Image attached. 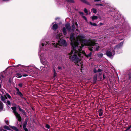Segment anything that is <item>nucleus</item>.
I'll list each match as a JSON object with an SVG mask.
<instances>
[{"mask_svg": "<svg viewBox=\"0 0 131 131\" xmlns=\"http://www.w3.org/2000/svg\"><path fill=\"white\" fill-rule=\"evenodd\" d=\"M74 34L71 33L70 37L71 44L73 49L69 54V57L70 60L75 63L78 66H81L82 58L83 56L87 57H90L92 52H91L88 55L85 52L82 51V48L84 46H89V49L91 51H96L99 48V45L97 43H95L90 40L84 39L85 37L83 35L77 37H74Z\"/></svg>", "mask_w": 131, "mask_h": 131, "instance_id": "1", "label": "nucleus"}, {"mask_svg": "<svg viewBox=\"0 0 131 131\" xmlns=\"http://www.w3.org/2000/svg\"><path fill=\"white\" fill-rule=\"evenodd\" d=\"M50 43L49 42H47L45 39H42L41 41L39 44V55L40 56V59L41 62L42 64L43 63L42 62L43 59V55L41 54L42 52V51L41 50L44 49L45 47H48Z\"/></svg>", "mask_w": 131, "mask_h": 131, "instance_id": "2", "label": "nucleus"}, {"mask_svg": "<svg viewBox=\"0 0 131 131\" xmlns=\"http://www.w3.org/2000/svg\"><path fill=\"white\" fill-rule=\"evenodd\" d=\"M56 38L57 39H59L60 40L58 41V42L56 44L55 43H52V45L55 47L56 48H60L59 46H66L67 45V43L65 40L62 39V34L61 33L57 34L56 36Z\"/></svg>", "mask_w": 131, "mask_h": 131, "instance_id": "3", "label": "nucleus"}, {"mask_svg": "<svg viewBox=\"0 0 131 131\" xmlns=\"http://www.w3.org/2000/svg\"><path fill=\"white\" fill-rule=\"evenodd\" d=\"M123 43V42H121L119 45L114 47L113 49L112 50L107 51L106 53V55L110 58H113L115 54V51H117V50L121 47Z\"/></svg>", "mask_w": 131, "mask_h": 131, "instance_id": "4", "label": "nucleus"}, {"mask_svg": "<svg viewBox=\"0 0 131 131\" xmlns=\"http://www.w3.org/2000/svg\"><path fill=\"white\" fill-rule=\"evenodd\" d=\"M1 77H0V97L1 100L4 102H5L6 101H5V94L6 92L5 91L1 88V83L2 82V80L1 79Z\"/></svg>", "mask_w": 131, "mask_h": 131, "instance_id": "5", "label": "nucleus"}, {"mask_svg": "<svg viewBox=\"0 0 131 131\" xmlns=\"http://www.w3.org/2000/svg\"><path fill=\"white\" fill-rule=\"evenodd\" d=\"M12 108L17 120L19 121H21V117L20 116V115L16 111V107L14 106L12 107Z\"/></svg>", "mask_w": 131, "mask_h": 131, "instance_id": "6", "label": "nucleus"}, {"mask_svg": "<svg viewBox=\"0 0 131 131\" xmlns=\"http://www.w3.org/2000/svg\"><path fill=\"white\" fill-rule=\"evenodd\" d=\"M52 25H53L52 29L54 30H56L58 28V25L55 22L53 23H52Z\"/></svg>", "mask_w": 131, "mask_h": 131, "instance_id": "7", "label": "nucleus"}, {"mask_svg": "<svg viewBox=\"0 0 131 131\" xmlns=\"http://www.w3.org/2000/svg\"><path fill=\"white\" fill-rule=\"evenodd\" d=\"M66 27L67 29L69 31H70L71 29V27L70 25V24L69 23H67L66 24Z\"/></svg>", "mask_w": 131, "mask_h": 131, "instance_id": "8", "label": "nucleus"}, {"mask_svg": "<svg viewBox=\"0 0 131 131\" xmlns=\"http://www.w3.org/2000/svg\"><path fill=\"white\" fill-rule=\"evenodd\" d=\"M5 101L6 102H5V103L6 102V99H7V97L8 98L10 99L11 98V96H10V95L7 93H6L5 94Z\"/></svg>", "mask_w": 131, "mask_h": 131, "instance_id": "9", "label": "nucleus"}, {"mask_svg": "<svg viewBox=\"0 0 131 131\" xmlns=\"http://www.w3.org/2000/svg\"><path fill=\"white\" fill-rule=\"evenodd\" d=\"M3 104L0 101V111L3 110Z\"/></svg>", "mask_w": 131, "mask_h": 131, "instance_id": "10", "label": "nucleus"}, {"mask_svg": "<svg viewBox=\"0 0 131 131\" xmlns=\"http://www.w3.org/2000/svg\"><path fill=\"white\" fill-rule=\"evenodd\" d=\"M9 126L11 128H12V129L15 130V131H18V129L16 127L14 126Z\"/></svg>", "mask_w": 131, "mask_h": 131, "instance_id": "11", "label": "nucleus"}, {"mask_svg": "<svg viewBox=\"0 0 131 131\" xmlns=\"http://www.w3.org/2000/svg\"><path fill=\"white\" fill-rule=\"evenodd\" d=\"M99 114L100 116H101L102 115L103 113L102 110L101 109H100L99 111Z\"/></svg>", "mask_w": 131, "mask_h": 131, "instance_id": "12", "label": "nucleus"}, {"mask_svg": "<svg viewBox=\"0 0 131 131\" xmlns=\"http://www.w3.org/2000/svg\"><path fill=\"white\" fill-rule=\"evenodd\" d=\"M16 76L17 78H20L22 77V75L20 73H17L16 74Z\"/></svg>", "mask_w": 131, "mask_h": 131, "instance_id": "13", "label": "nucleus"}, {"mask_svg": "<svg viewBox=\"0 0 131 131\" xmlns=\"http://www.w3.org/2000/svg\"><path fill=\"white\" fill-rule=\"evenodd\" d=\"M62 31L63 33L65 36L66 37V35L67 34V33L66 32V28L65 27H64L63 28Z\"/></svg>", "mask_w": 131, "mask_h": 131, "instance_id": "14", "label": "nucleus"}, {"mask_svg": "<svg viewBox=\"0 0 131 131\" xmlns=\"http://www.w3.org/2000/svg\"><path fill=\"white\" fill-rule=\"evenodd\" d=\"M19 111L22 114H25V111L23 109H21V108H20Z\"/></svg>", "mask_w": 131, "mask_h": 131, "instance_id": "15", "label": "nucleus"}, {"mask_svg": "<svg viewBox=\"0 0 131 131\" xmlns=\"http://www.w3.org/2000/svg\"><path fill=\"white\" fill-rule=\"evenodd\" d=\"M66 1L69 3H72L74 2V0H67Z\"/></svg>", "mask_w": 131, "mask_h": 131, "instance_id": "16", "label": "nucleus"}, {"mask_svg": "<svg viewBox=\"0 0 131 131\" xmlns=\"http://www.w3.org/2000/svg\"><path fill=\"white\" fill-rule=\"evenodd\" d=\"M91 11L92 12L94 13H96L97 12L96 9L94 8H93L91 9Z\"/></svg>", "mask_w": 131, "mask_h": 131, "instance_id": "17", "label": "nucleus"}, {"mask_svg": "<svg viewBox=\"0 0 131 131\" xmlns=\"http://www.w3.org/2000/svg\"><path fill=\"white\" fill-rule=\"evenodd\" d=\"M98 18L97 16H92L91 18L93 20H94L97 19Z\"/></svg>", "mask_w": 131, "mask_h": 131, "instance_id": "18", "label": "nucleus"}, {"mask_svg": "<svg viewBox=\"0 0 131 131\" xmlns=\"http://www.w3.org/2000/svg\"><path fill=\"white\" fill-rule=\"evenodd\" d=\"M4 129H7L8 130H11V129L9 128V127L7 126H5L4 127Z\"/></svg>", "mask_w": 131, "mask_h": 131, "instance_id": "19", "label": "nucleus"}, {"mask_svg": "<svg viewBox=\"0 0 131 131\" xmlns=\"http://www.w3.org/2000/svg\"><path fill=\"white\" fill-rule=\"evenodd\" d=\"M53 71H54V75H53V77L54 78H55V77L57 75V74L56 73V71H55V69L54 68H53Z\"/></svg>", "mask_w": 131, "mask_h": 131, "instance_id": "20", "label": "nucleus"}, {"mask_svg": "<svg viewBox=\"0 0 131 131\" xmlns=\"http://www.w3.org/2000/svg\"><path fill=\"white\" fill-rule=\"evenodd\" d=\"M97 75H95L93 77V80L95 82L97 81Z\"/></svg>", "mask_w": 131, "mask_h": 131, "instance_id": "21", "label": "nucleus"}, {"mask_svg": "<svg viewBox=\"0 0 131 131\" xmlns=\"http://www.w3.org/2000/svg\"><path fill=\"white\" fill-rule=\"evenodd\" d=\"M16 93L18 95H19L21 97V96H22L23 95L22 93L20 91L18 92H17Z\"/></svg>", "mask_w": 131, "mask_h": 131, "instance_id": "22", "label": "nucleus"}, {"mask_svg": "<svg viewBox=\"0 0 131 131\" xmlns=\"http://www.w3.org/2000/svg\"><path fill=\"white\" fill-rule=\"evenodd\" d=\"M90 24L91 25H93L94 26H96L97 25L95 23H92L91 22H90Z\"/></svg>", "mask_w": 131, "mask_h": 131, "instance_id": "23", "label": "nucleus"}, {"mask_svg": "<svg viewBox=\"0 0 131 131\" xmlns=\"http://www.w3.org/2000/svg\"><path fill=\"white\" fill-rule=\"evenodd\" d=\"M47 67H46V66H45L44 67H40V69L41 70H43V69L44 70H45V69Z\"/></svg>", "mask_w": 131, "mask_h": 131, "instance_id": "24", "label": "nucleus"}, {"mask_svg": "<svg viewBox=\"0 0 131 131\" xmlns=\"http://www.w3.org/2000/svg\"><path fill=\"white\" fill-rule=\"evenodd\" d=\"M98 56L99 57H102L103 56V54L102 53H99L98 54Z\"/></svg>", "mask_w": 131, "mask_h": 131, "instance_id": "25", "label": "nucleus"}, {"mask_svg": "<svg viewBox=\"0 0 131 131\" xmlns=\"http://www.w3.org/2000/svg\"><path fill=\"white\" fill-rule=\"evenodd\" d=\"M84 11L85 13L86 14V15H88V11L87 9L86 8H85L84 9Z\"/></svg>", "mask_w": 131, "mask_h": 131, "instance_id": "26", "label": "nucleus"}, {"mask_svg": "<svg viewBox=\"0 0 131 131\" xmlns=\"http://www.w3.org/2000/svg\"><path fill=\"white\" fill-rule=\"evenodd\" d=\"M5 122L7 125H8L9 124V121L8 120H5Z\"/></svg>", "mask_w": 131, "mask_h": 131, "instance_id": "27", "label": "nucleus"}, {"mask_svg": "<svg viewBox=\"0 0 131 131\" xmlns=\"http://www.w3.org/2000/svg\"><path fill=\"white\" fill-rule=\"evenodd\" d=\"M7 104L8 105H10L11 104V103L9 101H7Z\"/></svg>", "mask_w": 131, "mask_h": 131, "instance_id": "28", "label": "nucleus"}, {"mask_svg": "<svg viewBox=\"0 0 131 131\" xmlns=\"http://www.w3.org/2000/svg\"><path fill=\"white\" fill-rule=\"evenodd\" d=\"M72 30H74L75 29V25H74V23H73V25H72Z\"/></svg>", "mask_w": 131, "mask_h": 131, "instance_id": "29", "label": "nucleus"}, {"mask_svg": "<svg viewBox=\"0 0 131 131\" xmlns=\"http://www.w3.org/2000/svg\"><path fill=\"white\" fill-rule=\"evenodd\" d=\"M26 124H27V123L26 122L24 124V125L23 126V128H26Z\"/></svg>", "mask_w": 131, "mask_h": 131, "instance_id": "30", "label": "nucleus"}, {"mask_svg": "<svg viewBox=\"0 0 131 131\" xmlns=\"http://www.w3.org/2000/svg\"><path fill=\"white\" fill-rule=\"evenodd\" d=\"M131 128V125L129 126L126 129V131H127L129 129H130V128Z\"/></svg>", "mask_w": 131, "mask_h": 131, "instance_id": "31", "label": "nucleus"}, {"mask_svg": "<svg viewBox=\"0 0 131 131\" xmlns=\"http://www.w3.org/2000/svg\"><path fill=\"white\" fill-rule=\"evenodd\" d=\"M102 71V69H99L98 70H97V72H100Z\"/></svg>", "mask_w": 131, "mask_h": 131, "instance_id": "32", "label": "nucleus"}, {"mask_svg": "<svg viewBox=\"0 0 131 131\" xmlns=\"http://www.w3.org/2000/svg\"><path fill=\"white\" fill-rule=\"evenodd\" d=\"M93 71L95 73H96L97 72V70L96 68H94L93 70Z\"/></svg>", "mask_w": 131, "mask_h": 131, "instance_id": "33", "label": "nucleus"}, {"mask_svg": "<svg viewBox=\"0 0 131 131\" xmlns=\"http://www.w3.org/2000/svg\"><path fill=\"white\" fill-rule=\"evenodd\" d=\"M20 66L21 67H22L23 68H24L25 67V66L19 64L18 65V66Z\"/></svg>", "mask_w": 131, "mask_h": 131, "instance_id": "34", "label": "nucleus"}, {"mask_svg": "<svg viewBox=\"0 0 131 131\" xmlns=\"http://www.w3.org/2000/svg\"><path fill=\"white\" fill-rule=\"evenodd\" d=\"M46 127L47 128H50L48 124L46 125Z\"/></svg>", "mask_w": 131, "mask_h": 131, "instance_id": "35", "label": "nucleus"}, {"mask_svg": "<svg viewBox=\"0 0 131 131\" xmlns=\"http://www.w3.org/2000/svg\"><path fill=\"white\" fill-rule=\"evenodd\" d=\"M83 17L86 21L87 20V19L86 17L85 16H83Z\"/></svg>", "mask_w": 131, "mask_h": 131, "instance_id": "36", "label": "nucleus"}, {"mask_svg": "<svg viewBox=\"0 0 131 131\" xmlns=\"http://www.w3.org/2000/svg\"><path fill=\"white\" fill-rule=\"evenodd\" d=\"M18 85L20 87H21L22 86V84L21 83H20Z\"/></svg>", "mask_w": 131, "mask_h": 131, "instance_id": "37", "label": "nucleus"}, {"mask_svg": "<svg viewBox=\"0 0 131 131\" xmlns=\"http://www.w3.org/2000/svg\"><path fill=\"white\" fill-rule=\"evenodd\" d=\"M25 131H28V130L27 128H24Z\"/></svg>", "mask_w": 131, "mask_h": 131, "instance_id": "38", "label": "nucleus"}, {"mask_svg": "<svg viewBox=\"0 0 131 131\" xmlns=\"http://www.w3.org/2000/svg\"><path fill=\"white\" fill-rule=\"evenodd\" d=\"M17 91V92H19V89H18L17 88H16Z\"/></svg>", "mask_w": 131, "mask_h": 131, "instance_id": "39", "label": "nucleus"}, {"mask_svg": "<svg viewBox=\"0 0 131 131\" xmlns=\"http://www.w3.org/2000/svg\"><path fill=\"white\" fill-rule=\"evenodd\" d=\"M16 107L17 108H18L19 109V110H20V106H19V105H18V106H17Z\"/></svg>", "mask_w": 131, "mask_h": 131, "instance_id": "40", "label": "nucleus"}, {"mask_svg": "<svg viewBox=\"0 0 131 131\" xmlns=\"http://www.w3.org/2000/svg\"><path fill=\"white\" fill-rule=\"evenodd\" d=\"M96 5H100V6H102V5L101 4H96Z\"/></svg>", "mask_w": 131, "mask_h": 131, "instance_id": "41", "label": "nucleus"}, {"mask_svg": "<svg viewBox=\"0 0 131 131\" xmlns=\"http://www.w3.org/2000/svg\"><path fill=\"white\" fill-rule=\"evenodd\" d=\"M28 75H27L26 74H23V75H22V76H23L24 77H26Z\"/></svg>", "mask_w": 131, "mask_h": 131, "instance_id": "42", "label": "nucleus"}, {"mask_svg": "<svg viewBox=\"0 0 131 131\" xmlns=\"http://www.w3.org/2000/svg\"><path fill=\"white\" fill-rule=\"evenodd\" d=\"M101 0H94L95 2H98L101 1Z\"/></svg>", "mask_w": 131, "mask_h": 131, "instance_id": "43", "label": "nucleus"}, {"mask_svg": "<svg viewBox=\"0 0 131 131\" xmlns=\"http://www.w3.org/2000/svg\"><path fill=\"white\" fill-rule=\"evenodd\" d=\"M80 13L82 15H83V13L82 12H80Z\"/></svg>", "mask_w": 131, "mask_h": 131, "instance_id": "44", "label": "nucleus"}, {"mask_svg": "<svg viewBox=\"0 0 131 131\" xmlns=\"http://www.w3.org/2000/svg\"><path fill=\"white\" fill-rule=\"evenodd\" d=\"M61 68H61V67H58V69H59H59H61Z\"/></svg>", "mask_w": 131, "mask_h": 131, "instance_id": "45", "label": "nucleus"}, {"mask_svg": "<svg viewBox=\"0 0 131 131\" xmlns=\"http://www.w3.org/2000/svg\"><path fill=\"white\" fill-rule=\"evenodd\" d=\"M9 0H3V1H7Z\"/></svg>", "mask_w": 131, "mask_h": 131, "instance_id": "46", "label": "nucleus"}, {"mask_svg": "<svg viewBox=\"0 0 131 131\" xmlns=\"http://www.w3.org/2000/svg\"><path fill=\"white\" fill-rule=\"evenodd\" d=\"M75 25L77 26H78V24L77 23V22H76V23H75Z\"/></svg>", "mask_w": 131, "mask_h": 131, "instance_id": "47", "label": "nucleus"}, {"mask_svg": "<svg viewBox=\"0 0 131 131\" xmlns=\"http://www.w3.org/2000/svg\"><path fill=\"white\" fill-rule=\"evenodd\" d=\"M81 1L83 2H85V0H81Z\"/></svg>", "mask_w": 131, "mask_h": 131, "instance_id": "48", "label": "nucleus"}, {"mask_svg": "<svg viewBox=\"0 0 131 131\" xmlns=\"http://www.w3.org/2000/svg\"><path fill=\"white\" fill-rule=\"evenodd\" d=\"M48 68V69H49L50 68V67L49 66H47Z\"/></svg>", "mask_w": 131, "mask_h": 131, "instance_id": "49", "label": "nucleus"}, {"mask_svg": "<svg viewBox=\"0 0 131 131\" xmlns=\"http://www.w3.org/2000/svg\"><path fill=\"white\" fill-rule=\"evenodd\" d=\"M111 68H112V69H114V68L113 67H112Z\"/></svg>", "mask_w": 131, "mask_h": 131, "instance_id": "50", "label": "nucleus"}, {"mask_svg": "<svg viewBox=\"0 0 131 131\" xmlns=\"http://www.w3.org/2000/svg\"><path fill=\"white\" fill-rule=\"evenodd\" d=\"M100 24L101 25H102L103 24L102 23H100Z\"/></svg>", "mask_w": 131, "mask_h": 131, "instance_id": "51", "label": "nucleus"}, {"mask_svg": "<svg viewBox=\"0 0 131 131\" xmlns=\"http://www.w3.org/2000/svg\"><path fill=\"white\" fill-rule=\"evenodd\" d=\"M103 78H104V74L103 75Z\"/></svg>", "mask_w": 131, "mask_h": 131, "instance_id": "52", "label": "nucleus"}, {"mask_svg": "<svg viewBox=\"0 0 131 131\" xmlns=\"http://www.w3.org/2000/svg\"><path fill=\"white\" fill-rule=\"evenodd\" d=\"M3 131H6V130H3Z\"/></svg>", "mask_w": 131, "mask_h": 131, "instance_id": "53", "label": "nucleus"}, {"mask_svg": "<svg viewBox=\"0 0 131 131\" xmlns=\"http://www.w3.org/2000/svg\"><path fill=\"white\" fill-rule=\"evenodd\" d=\"M130 110H131V108H130Z\"/></svg>", "mask_w": 131, "mask_h": 131, "instance_id": "54", "label": "nucleus"}, {"mask_svg": "<svg viewBox=\"0 0 131 131\" xmlns=\"http://www.w3.org/2000/svg\"><path fill=\"white\" fill-rule=\"evenodd\" d=\"M99 18L100 19L101 18L100 17H99Z\"/></svg>", "mask_w": 131, "mask_h": 131, "instance_id": "55", "label": "nucleus"}, {"mask_svg": "<svg viewBox=\"0 0 131 131\" xmlns=\"http://www.w3.org/2000/svg\"><path fill=\"white\" fill-rule=\"evenodd\" d=\"M18 67V65L17 66H16V67Z\"/></svg>", "mask_w": 131, "mask_h": 131, "instance_id": "56", "label": "nucleus"}]
</instances>
